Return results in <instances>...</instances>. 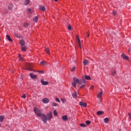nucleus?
I'll use <instances>...</instances> for the list:
<instances>
[{
	"label": "nucleus",
	"mask_w": 131,
	"mask_h": 131,
	"mask_svg": "<svg viewBox=\"0 0 131 131\" xmlns=\"http://www.w3.org/2000/svg\"><path fill=\"white\" fill-rule=\"evenodd\" d=\"M84 86H85V85L83 84L80 86V89H83V88H84Z\"/></svg>",
	"instance_id": "obj_46"
},
{
	"label": "nucleus",
	"mask_w": 131,
	"mask_h": 131,
	"mask_svg": "<svg viewBox=\"0 0 131 131\" xmlns=\"http://www.w3.org/2000/svg\"><path fill=\"white\" fill-rule=\"evenodd\" d=\"M128 52H130V49H128Z\"/></svg>",
	"instance_id": "obj_52"
},
{
	"label": "nucleus",
	"mask_w": 131,
	"mask_h": 131,
	"mask_svg": "<svg viewBox=\"0 0 131 131\" xmlns=\"http://www.w3.org/2000/svg\"><path fill=\"white\" fill-rule=\"evenodd\" d=\"M79 105H80V106H83V107H86L87 106L86 103L82 102L81 101L80 102Z\"/></svg>",
	"instance_id": "obj_10"
},
{
	"label": "nucleus",
	"mask_w": 131,
	"mask_h": 131,
	"mask_svg": "<svg viewBox=\"0 0 131 131\" xmlns=\"http://www.w3.org/2000/svg\"><path fill=\"white\" fill-rule=\"evenodd\" d=\"M53 114L54 116H58V113H57V111H56V110L54 111Z\"/></svg>",
	"instance_id": "obj_29"
},
{
	"label": "nucleus",
	"mask_w": 131,
	"mask_h": 131,
	"mask_svg": "<svg viewBox=\"0 0 131 131\" xmlns=\"http://www.w3.org/2000/svg\"><path fill=\"white\" fill-rule=\"evenodd\" d=\"M41 83L42 84V85H48V84H49V82L43 80V79H41Z\"/></svg>",
	"instance_id": "obj_6"
},
{
	"label": "nucleus",
	"mask_w": 131,
	"mask_h": 131,
	"mask_svg": "<svg viewBox=\"0 0 131 131\" xmlns=\"http://www.w3.org/2000/svg\"><path fill=\"white\" fill-rule=\"evenodd\" d=\"M91 90L94 89V86H91Z\"/></svg>",
	"instance_id": "obj_50"
},
{
	"label": "nucleus",
	"mask_w": 131,
	"mask_h": 131,
	"mask_svg": "<svg viewBox=\"0 0 131 131\" xmlns=\"http://www.w3.org/2000/svg\"><path fill=\"white\" fill-rule=\"evenodd\" d=\"M72 28V27L71 26V25H69V26H68V29L69 30H71V29Z\"/></svg>",
	"instance_id": "obj_41"
},
{
	"label": "nucleus",
	"mask_w": 131,
	"mask_h": 131,
	"mask_svg": "<svg viewBox=\"0 0 131 131\" xmlns=\"http://www.w3.org/2000/svg\"><path fill=\"white\" fill-rule=\"evenodd\" d=\"M75 69H76V67H73L71 69L72 72H73V71H75Z\"/></svg>",
	"instance_id": "obj_35"
},
{
	"label": "nucleus",
	"mask_w": 131,
	"mask_h": 131,
	"mask_svg": "<svg viewBox=\"0 0 131 131\" xmlns=\"http://www.w3.org/2000/svg\"><path fill=\"white\" fill-rule=\"evenodd\" d=\"M84 78H85L83 76V77H82L81 79L82 82H83V83H85V82H86V81H85V80L84 79Z\"/></svg>",
	"instance_id": "obj_26"
},
{
	"label": "nucleus",
	"mask_w": 131,
	"mask_h": 131,
	"mask_svg": "<svg viewBox=\"0 0 131 131\" xmlns=\"http://www.w3.org/2000/svg\"><path fill=\"white\" fill-rule=\"evenodd\" d=\"M121 57L123 59H124L125 60H128V57L126 56L124 54H122L121 55Z\"/></svg>",
	"instance_id": "obj_9"
},
{
	"label": "nucleus",
	"mask_w": 131,
	"mask_h": 131,
	"mask_svg": "<svg viewBox=\"0 0 131 131\" xmlns=\"http://www.w3.org/2000/svg\"><path fill=\"white\" fill-rule=\"evenodd\" d=\"M27 131H32L31 130H28Z\"/></svg>",
	"instance_id": "obj_54"
},
{
	"label": "nucleus",
	"mask_w": 131,
	"mask_h": 131,
	"mask_svg": "<svg viewBox=\"0 0 131 131\" xmlns=\"http://www.w3.org/2000/svg\"><path fill=\"white\" fill-rule=\"evenodd\" d=\"M8 10L12 11L13 10V4H11L10 6L8 7Z\"/></svg>",
	"instance_id": "obj_25"
},
{
	"label": "nucleus",
	"mask_w": 131,
	"mask_h": 131,
	"mask_svg": "<svg viewBox=\"0 0 131 131\" xmlns=\"http://www.w3.org/2000/svg\"><path fill=\"white\" fill-rule=\"evenodd\" d=\"M38 20V18H37V16H35L33 18V22H35L36 23Z\"/></svg>",
	"instance_id": "obj_22"
},
{
	"label": "nucleus",
	"mask_w": 131,
	"mask_h": 131,
	"mask_svg": "<svg viewBox=\"0 0 131 131\" xmlns=\"http://www.w3.org/2000/svg\"><path fill=\"white\" fill-rule=\"evenodd\" d=\"M40 64H41V65H47V62H46L45 61H41Z\"/></svg>",
	"instance_id": "obj_34"
},
{
	"label": "nucleus",
	"mask_w": 131,
	"mask_h": 131,
	"mask_svg": "<svg viewBox=\"0 0 131 131\" xmlns=\"http://www.w3.org/2000/svg\"><path fill=\"white\" fill-rule=\"evenodd\" d=\"M97 115H102V114H104V112L103 111H98L97 112Z\"/></svg>",
	"instance_id": "obj_18"
},
{
	"label": "nucleus",
	"mask_w": 131,
	"mask_h": 131,
	"mask_svg": "<svg viewBox=\"0 0 131 131\" xmlns=\"http://www.w3.org/2000/svg\"><path fill=\"white\" fill-rule=\"evenodd\" d=\"M84 77L85 79H86V80H91V79H92L90 76L85 75Z\"/></svg>",
	"instance_id": "obj_13"
},
{
	"label": "nucleus",
	"mask_w": 131,
	"mask_h": 131,
	"mask_svg": "<svg viewBox=\"0 0 131 131\" xmlns=\"http://www.w3.org/2000/svg\"><path fill=\"white\" fill-rule=\"evenodd\" d=\"M6 38H7V39H8L9 41H13V40L9 35H6Z\"/></svg>",
	"instance_id": "obj_16"
},
{
	"label": "nucleus",
	"mask_w": 131,
	"mask_h": 131,
	"mask_svg": "<svg viewBox=\"0 0 131 131\" xmlns=\"http://www.w3.org/2000/svg\"><path fill=\"white\" fill-rule=\"evenodd\" d=\"M28 13H30L31 12V9L29 8V9H28Z\"/></svg>",
	"instance_id": "obj_44"
},
{
	"label": "nucleus",
	"mask_w": 131,
	"mask_h": 131,
	"mask_svg": "<svg viewBox=\"0 0 131 131\" xmlns=\"http://www.w3.org/2000/svg\"><path fill=\"white\" fill-rule=\"evenodd\" d=\"M80 125L82 127H86V125L84 123H81V124H80Z\"/></svg>",
	"instance_id": "obj_27"
},
{
	"label": "nucleus",
	"mask_w": 131,
	"mask_h": 131,
	"mask_svg": "<svg viewBox=\"0 0 131 131\" xmlns=\"http://www.w3.org/2000/svg\"><path fill=\"white\" fill-rule=\"evenodd\" d=\"M34 112L37 117H41L42 115V110L37 108V107H34Z\"/></svg>",
	"instance_id": "obj_1"
},
{
	"label": "nucleus",
	"mask_w": 131,
	"mask_h": 131,
	"mask_svg": "<svg viewBox=\"0 0 131 131\" xmlns=\"http://www.w3.org/2000/svg\"><path fill=\"white\" fill-rule=\"evenodd\" d=\"M78 43L79 46L80 48H81V43H80V39H78Z\"/></svg>",
	"instance_id": "obj_32"
},
{
	"label": "nucleus",
	"mask_w": 131,
	"mask_h": 131,
	"mask_svg": "<svg viewBox=\"0 0 131 131\" xmlns=\"http://www.w3.org/2000/svg\"><path fill=\"white\" fill-rule=\"evenodd\" d=\"M15 1H19V0H15Z\"/></svg>",
	"instance_id": "obj_55"
},
{
	"label": "nucleus",
	"mask_w": 131,
	"mask_h": 131,
	"mask_svg": "<svg viewBox=\"0 0 131 131\" xmlns=\"http://www.w3.org/2000/svg\"><path fill=\"white\" fill-rule=\"evenodd\" d=\"M76 37H77V40L78 41V39H79V37L78 36V35H77Z\"/></svg>",
	"instance_id": "obj_48"
},
{
	"label": "nucleus",
	"mask_w": 131,
	"mask_h": 131,
	"mask_svg": "<svg viewBox=\"0 0 131 131\" xmlns=\"http://www.w3.org/2000/svg\"><path fill=\"white\" fill-rule=\"evenodd\" d=\"M38 73H41V74H43L45 73V72L43 71H38Z\"/></svg>",
	"instance_id": "obj_38"
},
{
	"label": "nucleus",
	"mask_w": 131,
	"mask_h": 131,
	"mask_svg": "<svg viewBox=\"0 0 131 131\" xmlns=\"http://www.w3.org/2000/svg\"><path fill=\"white\" fill-rule=\"evenodd\" d=\"M72 96L74 98H77V93L76 92H74L72 94Z\"/></svg>",
	"instance_id": "obj_20"
},
{
	"label": "nucleus",
	"mask_w": 131,
	"mask_h": 131,
	"mask_svg": "<svg viewBox=\"0 0 131 131\" xmlns=\"http://www.w3.org/2000/svg\"><path fill=\"white\" fill-rule=\"evenodd\" d=\"M30 76L32 79H36L37 78V76L36 75H33L32 73L30 74Z\"/></svg>",
	"instance_id": "obj_7"
},
{
	"label": "nucleus",
	"mask_w": 131,
	"mask_h": 131,
	"mask_svg": "<svg viewBox=\"0 0 131 131\" xmlns=\"http://www.w3.org/2000/svg\"><path fill=\"white\" fill-rule=\"evenodd\" d=\"M23 98L24 99H25V98H26V94H24L23 96Z\"/></svg>",
	"instance_id": "obj_45"
},
{
	"label": "nucleus",
	"mask_w": 131,
	"mask_h": 131,
	"mask_svg": "<svg viewBox=\"0 0 131 131\" xmlns=\"http://www.w3.org/2000/svg\"><path fill=\"white\" fill-rule=\"evenodd\" d=\"M72 85L74 86V88L76 89V82L74 81V82H73Z\"/></svg>",
	"instance_id": "obj_31"
},
{
	"label": "nucleus",
	"mask_w": 131,
	"mask_h": 131,
	"mask_svg": "<svg viewBox=\"0 0 131 131\" xmlns=\"http://www.w3.org/2000/svg\"><path fill=\"white\" fill-rule=\"evenodd\" d=\"M42 102H43L44 104H48V103L50 102V100L47 98H45L42 100Z\"/></svg>",
	"instance_id": "obj_5"
},
{
	"label": "nucleus",
	"mask_w": 131,
	"mask_h": 131,
	"mask_svg": "<svg viewBox=\"0 0 131 131\" xmlns=\"http://www.w3.org/2000/svg\"><path fill=\"white\" fill-rule=\"evenodd\" d=\"M27 50V48L26 46H23L21 47V51H23V52H26Z\"/></svg>",
	"instance_id": "obj_21"
},
{
	"label": "nucleus",
	"mask_w": 131,
	"mask_h": 131,
	"mask_svg": "<svg viewBox=\"0 0 131 131\" xmlns=\"http://www.w3.org/2000/svg\"><path fill=\"white\" fill-rule=\"evenodd\" d=\"M41 116V120L43 122H44V123H47L48 122V117H47V115L45 114H42Z\"/></svg>",
	"instance_id": "obj_2"
},
{
	"label": "nucleus",
	"mask_w": 131,
	"mask_h": 131,
	"mask_svg": "<svg viewBox=\"0 0 131 131\" xmlns=\"http://www.w3.org/2000/svg\"><path fill=\"white\" fill-rule=\"evenodd\" d=\"M45 51L48 54H50V50H49V48H47V47L45 48Z\"/></svg>",
	"instance_id": "obj_28"
},
{
	"label": "nucleus",
	"mask_w": 131,
	"mask_h": 131,
	"mask_svg": "<svg viewBox=\"0 0 131 131\" xmlns=\"http://www.w3.org/2000/svg\"><path fill=\"white\" fill-rule=\"evenodd\" d=\"M108 122L109 119L107 118H105L104 119V122H105V123H108Z\"/></svg>",
	"instance_id": "obj_24"
},
{
	"label": "nucleus",
	"mask_w": 131,
	"mask_h": 131,
	"mask_svg": "<svg viewBox=\"0 0 131 131\" xmlns=\"http://www.w3.org/2000/svg\"><path fill=\"white\" fill-rule=\"evenodd\" d=\"M30 3V0H25L24 5L25 6H28V5H29Z\"/></svg>",
	"instance_id": "obj_12"
},
{
	"label": "nucleus",
	"mask_w": 131,
	"mask_h": 131,
	"mask_svg": "<svg viewBox=\"0 0 131 131\" xmlns=\"http://www.w3.org/2000/svg\"><path fill=\"white\" fill-rule=\"evenodd\" d=\"M39 9L41 11H46V7H45V6H40Z\"/></svg>",
	"instance_id": "obj_19"
},
{
	"label": "nucleus",
	"mask_w": 131,
	"mask_h": 131,
	"mask_svg": "<svg viewBox=\"0 0 131 131\" xmlns=\"http://www.w3.org/2000/svg\"><path fill=\"white\" fill-rule=\"evenodd\" d=\"M61 101L62 102V103H66V99L63 98H61Z\"/></svg>",
	"instance_id": "obj_36"
},
{
	"label": "nucleus",
	"mask_w": 131,
	"mask_h": 131,
	"mask_svg": "<svg viewBox=\"0 0 131 131\" xmlns=\"http://www.w3.org/2000/svg\"><path fill=\"white\" fill-rule=\"evenodd\" d=\"M19 43L20 46H24L25 45V41H24V40H20Z\"/></svg>",
	"instance_id": "obj_15"
},
{
	"label": "nucleus",
	"mask_w": 131,
	"mask_h": 131,
	"mask_svg": "<svg viewBox=\"0 0 131 131\" xmlns=\"http://www.w3.org/2000/svg\"><path fill=\"white\" fill-rule=\"evenodd\" d=\"M54 1L57 2H58V0H54Z\"/></svg>",
	"instance_id": "obj_51"
},
{
	"label": "nucleus",
	"mask_w": 131,
	"mask_h": 131,
	"mask_svg": "<svg viewBox=\"0 0 131 131\" xmlns=\"http://www.w3.org/2000/svg\"><path fill=\"white\" fill-rule=\"evenodd\" d=\"M86 124H87V125H89V124H91V121H86Z\"/></svg>",
	"instance_id": "obj_40"
},
{
	"label": "nucleus",
	"mask_w": 131,
	"mask_h": 131,
	"mask_svg": "<svg viewBox=\"0 0 131 131\" xmlns=\"http://www.w3.org/2000/svg\"><path fill=\"white\" fill-rule=\"evenodd\" d=\"M73 80H74V81H75V82H76V83H77L78 84H79L80 85L82 84V82L81 80H79L76 77H74L73 78Z\"/></svg>",
	"instance_id": "obj_3"
},
{
	"label": "nucleus",
	"mask_w": 131,
	"mask_h": 131,
	"mask_svg": "<svg viewBox=\"0 0 131 131\" xmlns=\"http://www.w3.org/2000/svg\"><path fill=\"white\" fill-rule=\"evenodd\" d=\"M18 57H19V60H20V61H24V58H23L22 57L21 55H19Z\"/></svg>",
	"instance_id": "obj_30"
},
{
	"label": "nucleus",
	"mask_w": 131,
	"mask_h": 131,
	"mask_svg": "<svg viewBox=\"0 0 131 131\" xmlns=\"http://www.w3.org/2000/svg\"><path fill=\"white\" fill-rule=\"evenodd\" d=\"M1 126H2V124L0 123V127H1Z\"/></svg>",
	"instance_id": "obj_53"
},
{
	"label": "nucleus",
	"mask_w": 131,
	"mask_h": 131,
	"mask_svg": "<svg viewBox=\"0 0 131 131\" xmlns=\"http://www.w3.org/2000/svg\"><path fill=\"white\" fill-rule=\"evenodd\" d=\"M27 67L28 70H31V68H32V64L30 63H28L27 64Z\"/></svg>",
	"instance_id": "obj_8"
},
{
	"label": "nucleus",
	"mask_w": 131,
	"mask_h": 131,
	"mask_svg": "<svg viewBox=\"0 0 131 131\" xmlns=\"http://www.w3.org/2000/svg\"><path fill=\"white\" fill-rule=\"evenodd\" d=\"M116 71H113L112 72V75H115V74H116Z\"/></svg>",
	"instance_id": "obj_39"
},
{
	"label": "nucleus",
	"mask_w": 131,
	"mask_h": 131,
	"mask_svg": "<svg viewBox=\"0 0 131 131\" xmlns=\"http://www.w3.org/2000/svg\"><path fill=\"white\" fill-rule=\"evenodd\" d=\"M89 36H90V33H87V37H89Z\"/></svg>",
	"instance_id": "obj_49"
},
{
	"label": "nucleus",
	"mask_w": 131,
	"mask_h": 131,
	"mask_svg": "<svg viewBox=\"0 0 131 131\" xmlns=\"http://www.w3.org/2000/svg\"><path fill=\"white\" fill-rule=\"evenodd\" d=\"M28 25H29V24L27 23H26L24 24V27H27V26H28Z\"/></svg>",
	"instance_id": "obj_37"
},
{
	"label": "nucleus",
	"mask_w": 131,
	"mask_h": 131,
	"mask_svg": "<svg viewBox=\"0 0 131 131\" xmlns=\"http://www.w3.org/2000/svg\"><path fill=\"white\" fill-rule=\"evenodd\" d=\"M116 14H117V12H116V11H114L113 12V14L114 16H116Z\"/></svg>",
	"instance_id": "obj_43"
},
{
	"label": "nucleus",
	"mask_w": 131,
	"mask_h": 131,
	"mask_svg": "<svg viewBox=\"0 0 131 131\" xmlns=\"http://www.w3.org/2000/svg\"><path fill=\"white\" fill-rule=\"evenodd\" d=\"M128 116H129V119L131 120V114H130V113H128Z\"/></svg>",
	"instance_id": "obj_47"
},
{
	"label": "nucleus",
	"mask_w": 131,
	"mask_h": 131,
	"mask_svg": "<svg viewBox=\"0 0 131 131\" xmlns=\"http://www.w3.org/2000/svg\"><path fill=\"white\" fill-rule=\"evenodd\" d=\"M62 120H63V121H67L68 119V117L67 116V115H64L63 116H62Z\"/></svg>",
	"instance_id": "obj_11"
},
{
	"label": "nucleus",
	"mask_w": 131,
	"mask_h": 131,
	"mask_svg": "<svg viewBox=\"0 0 131 131\" xmlns=\"http://www.w3.org/2000/svg\"><path fill=\"white\" fill-rule=\"evenodd\" d=\"M55 100L56 101V102H58V103H60V99L58 98H56Z\"/></svg>",
	"instance_id": "obj_42"
},
{
	"label": "nucleus",
	"mask_w": 131,
	"mask_h": 131,
	"mask_svg": "<svg viewBox=\"0 0 131 131\" xmlns=\"http://www.w3.org/2000/svg\"><path fill=\"white\" fill-rule=\"evenodd\" d=\"M57 105H58V104H57L56 102H53L51 104V106H52L53 107H55V106H57Z\"/></svg>",
	"instance_id": "obj_33"
},
{
	"label": "nucleus",
	"mask_w": 131,
	"mask_h": 131,
	"mask_svg": "<svg viewBox=\"0 0 131 131\" xmlns=\"http://www.w3.org/2000/svg\"><path fill=\"white\" fill-rule=\"evenodd\" d=\"M47 117L48 120H51L53 118V113L51 112H50L49 113L47 114Z\"/></svg>",
	"instance_id": "obj_4"
},
{
	"label": "nucleus",
	"mask_w": 131,
	"mask_h": 131,
	"mask_svg": "<svg viewBox=\"0 0 131 131\" xmlns=\"http://www.w3.org/2000/svg\"><path fill=\"white\" fill-rule=\"evenodd\" d=\"M103 96V92H101L99 94L97 95V97L100 99V98H102V96Z\"/></svg>",
	"instance_id": "obj_17"
},
{
	"label": "nucleus",
	"mask_w": 131,
	"mask_h": 131,
	"mask_svg": "<svg viewBox=\"0 0 131 131\" xmlns=\"http://www.w3.org/2000/svg\"><path fill=\"white\" fill-rule=\"evenodd\" d=\"M4 118H5V117L4 116H0V121H1V122H3V121H4Z\"/></svg>",
	"instance_id": "obj_23"
},
{
	"label": "nucleus",
	"mask_w": 131,
	"mask_h": 131,
	"mask_svg": "<svg viewBox=\"0 0 131 131\" xmlns=\"http://www.w3.org/2000/svg\"><path fill=\"white\" fill-rule=\"evenodd\" d=\"M88 63H89V60H88V59H85L83 62V64L85 66H86V65H88Z\"/></svg>",
	"instance_id": "obj_14"
}]
</instances>
